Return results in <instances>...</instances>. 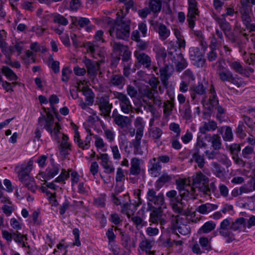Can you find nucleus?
Masks as SVG:
<instances>
[{
  "label": "nucleus",
  "instance_id": "nucleus-1",
  "mask_svg": "<svg viewBox=\"0 0 255 255\" xmlns=\"http://www.w3.org/2000/svg\"><path fill=\"white\" fill-rule=\"evenodd\" d=\"M108 24L110 25L109 33L113 38L126 40L130 35V21L122 18L117 21L109 18Z\"/></svg>",
  "mask_w": 255,
  "mask_h": 255
},
{
  "label": "nucleus",
  "instance_id": "nucleus-2",
  "mask_svg": "<svg viewBox=\"0 0 255 255\" xmlns=\"http://www.w3.org/2000/svg\"><path fill=\"white\" fill-rule=\"evenodd\" d=\"M208 182V177L199 172L193 177L192 187L199 192L210 195L216 191V187L214 182Z\"/></svg>",
  "mask_w": 255,
  "mask_h": 255
},
{
  "label": "nucleus",
  "instance_id": "nucleus-3",
  "mask_svg": "<svg viewBox=\"0 0 255 255\" xmlns=\"http://www.w3.org/2000/svg\"><path fill=\"white\" fill-rule=\"evenodd\" d=\"M166 196L174 212L178 214H183V208L185 206V204L182 201L180 195H177L176 190H171L166 192Z\"/></svg>",
  "mask_w": 255,
  "mask_h": 255
},
{
  "label": "nucleus",
  "instance_id": "nucleus-4",
  "mask_svg": "<svg viewBox=\"0 0 255 255\" xmlns=\"http://www.w3.org/2000/svg\"><path fill=\"white\" fill-rule=\"evenodd\" d=\"M218 75L219 79L222 82H229L238 88L244 87L246 85V83L242 78L238 75H233L232 72L228 69H224V71H220Z\"/></svg>",
  "mask_w": 255,
  "mask_h": 255
},
{
  "label": "nucleus",
  "instance_id": "nucleus-5",
  "mask_svg": "<svg viewBox=\"0 0 255 255\" xmlns=\"http://www.w3.org/2000/svg\"><path fill=\"white\" fill-rule=\"evenodd\" d=\"M207 87L201 82L193 86L190 90L191 98L195 102H198L201 99V103L204 105L207 101Z\"/></svg>",
  "mask_w": 255,
  "mask_h": 255
},
{
  "label": "nucleus",
  "instance_id": "nucleus-6",
  "mask_svg": "<svg viewBox=\"0 0 255 255\" xmlns=\"http://www.w3.org/2000/svg\"><path fill=\"white\" fill-rule=\"evenodd\" d=\"M188 2V12L187 14V21L188 23V26L193 29L195 25L196 15H198L199 11L197 7V2L196 0H187Z\"/></svg>",
  "mask_w": 255,
  "mask_h": 255
},
{
  "label": "nucleus",
  "instance_id": "nucleus-7",
  "mask_svg": "<svg viewBox=\"0 0 255 255\" xmlns=\"http://www.w3.org/2000/svg\"><path fill=\"white\" fill-rule=\"evenodd\" d=\"M172 49L173 51H168V54L171 56L172 61L175 64L176 71L180 72L187 67L188 62L180 52L173 54V52H177L176 48L174 47Z\"/></svg>",
  "mask_w": 255,
  "mask_h": 255
},
{
  "label": "nucleus",
  "instance_id": "nucleus-8",
  "mask_svg": "<svg viewBox=\"0 0 255 255\" xmlns=\"http://www.w3.org/2000/svg\"><path fill=\"white\" fill-rule=\"evenodd\" d=\"M33 161L30 159L27 163L22 164L20 166H16L15 171L18 174V179L20 182L31 178L29 174L32 170Z\"/></svg>",
  "mask_w": 255,
  "mask_h": 255
},
{
  "label": "nucleus",
  "instance_id": "nucleus-9",
  "mask_svg": "<svg viewBox=\"0 0 255 255\" xmlns=\"http://www.w3.org/2000/svg\"><path fill=\"white\" fill-rule=\"evenodd\" d=\"M96 102L102 115L105 117L110 116L113 105L110 103L109 97L106 95L99 96L97 97Z\"/></svg>",
  "mask_w": 255,
  "mask_h": 255
},
{
  "label": "nucleus",
  "instance_id": "nucleus-10",
  "mask_svg": "<svg viewBox=\"0 0 255 255\" xmlns=\"http://www.w3.org/2000/svg\"><path fill=\"white\" fill-rule=\"evenodd\" d=\"M147 200L159 206L158 208H166V204L164 202V196L162 193L160 192L158 194L153 189H148L146 194Z\"/></svg>",
  "mask_w": 255,
  "mask_h": 255
},
{
  "label": "nucleus",
  "instance_id": "nucleus-11",
  "mask_svg": "<svg viewBox=\"0 0 255 255\" xmlns=\"http://www.w3.org/2000/svg\"><path fill=\"white\" fill-rule=\"evenodd\" d=\"M115 98L119 99L121 110L123 113L128 114L132 111V106L128 98L124 93L116 92L115 94Z\"/></svg>",
  "mask_w": 255,
  "mask_h": 255
},
{
  "label": "nucleus",
  "instance_id": "nucleus-12",
  "mask_svg": "<svg viewBox=\"0 0 255 255\" xmlns=\"http://www.w3.org/2000/svg\"><path fill=\"white\" fill-rule=\"evenodd\" d=\"M46 115H41L39 117L36 127L43 130L45 128L47 131H50V126L54 123V118L53 115L49 111L46 112Z\"/></svg>",
  "mask_w": 255,
  "mask_h": 255
},
{
  "label": "nucleus",
  "instance_id": "nucleus-13",
  "mask_svg": "<svg viewBox=\"0 0 255 255\" xmlns=\"http://www.w3.org/2000/svg\"><path fill=\"white\" fill-rule=\"evenodd\" d=\"M150 24L154 30L158 33L159 38L161 40L164 41L169 36L170 29L164 24L156 20H152Z\"/></svg>",
  "mask_w": 255,
  "mask_h": 255
},
{
  "label": "nucleus",
  "instance_id": "nucleus-14",
  "mask_svg": "<svg viewBox=\"0 0 255 255\" xmlns=\"http://www.w3.org/2000/svg\"><path fill=\"white\" fill-rule=\"evenodd\" d=\"M50 164L46 169L45 172L42 173L44 174L43 177L45 180H50L57 175L60 171V165L55 163L54 159L51 157L50 158Z\"/></svg>",
  "mask_w": 255,
  "mask_h": 255
},
{
  "label": "nucleus",
  "instance_id": "nucleus-15",
  "mask_svg": "<svg viewBox=\"0 0 255 255\" xmlns=\"http://www.w3.org/2000/svg\"><path fill=\"white\" fill-rule=\"evenodd\" d=\"M134 55L137 60V64L142 66L145 68H150L151 65V60L150 57L146 54L135 50Z\"/></svg>",
  "mask_w": 255,
  "mask_h": 255
},
{
  "label": "nucleus",
  "instance_id": "nucleus-16",
  "mask_svg": "<svg viewBox=\"0 0 255 255\" xmlns=\"http://www.w3.org/2000/svg\"><path fill=\"white\" fill-rule=\"evenodd\" d=\"M227 62L230 68L235 72L248 78L250 77V73L246 68L243 67L242 63L239 60H230L228 61Z\"/></svg>",
  "mask_w": 255,
  "mask_h": 255
},
{
  "label": "nucleus",
  "instance_id": "nucleus-17",
  "mask_svg": "<svg viewBox=\"0 0 255 255\" xmlns=\"http://www.w3.org/2000/svg\"><path fill=\"white\" fill-rule=\"evenodd\" d=\"M204 139L211 144L213 149L220 150L222 147V140L218 134H207L204 136Z\"/></svg>",
  "mask_w": 255,
  "mask_h": 255
},
{
  "label": "nucleus",
  "instance_id": "nucleus-18",
  "mask_svg": "<svg viewBox=\"0 0 255 255\" xmlns=\"http://www.w3.org/2000/svg\"><path fill=\"white\" fill-rule=\"evenodd\" d=\"M148 172L152 177H157L160 173L162 166L156 157L149 160Z\"/></svg>",
  "mask_w": 255,
  "mask_h": 255
},
{
  "label": "nucleus",
  "instance_id": "nucleus-19",
  "mask_svg": "<svg viewBox=\"0 0 255 255\" xmlns=\"http://www.w3.org/2000/svg\"><path fill=\"white\" fill-rule=\"evenodd\" d=\"M84 63L87 69L88 74L90 76L95 77L100 69V65L98 62L86 58Z\"/></svg>",
  "mask_w": 255,
  "mask_h": 255
},
{
  "label": "nucleus",
  "instance_id": "nucleus-20",
  "mask_svg": "<svg viewBox=\"0 0 255 255\" xmlns=\"http://www.w3.org/2000/svg\"><path fill=\"white\" fill-rule=\"evenodd\" d=\"M69 178V173H67L65 169H63L60 174L55 179V180L51 182H46L44 184L47 187L54 190H57L59 186L54 184V182L60 183L65 181L67 178Z\"/></svg>",
  "mask_w": 255,
  "mask_h": 255
},
{
  "label": "nucleus",
  "instance_id": "nucleus-21",
  "mask_svg": "<svg viewBox=\"0 0 255 255\" xmlns=\"http://www.w3.org/2000/svg\"><path fill=\"white\" fill-rule=\"evenodd\" d=\"M208 92V99H207L206 103H209L212 107H215L219 104L218 98L216 93L214 85L212 84L210 85Z\"/></svg>",
  "mask_w": 255,
  "mask_h": 255
},
{
  "label": "nucleus",
  "instance_id": "nucleus-22",
  "mask_svg": "<svg viewBox=\"0 0 255 255\" xmlns=\"http://www.w3.org/2000/svg\"><path fill=\"white\" fill-rule=\"evenodd\" d=\"M84 47L94 58H97L98 56L100 57H103V54L99 52V47L96 43V41H93L87 42L85 44Z\"/></svg>",
  "mask_w": 255,
  "mask_h": 255
},
{
  "label": "nucleus",
  "instance_id": "nucleus-23",
  "mask_svg": "<svg viewBox=\"0 0 255 255\" xmlns=\"http://www.w3.org/2000/svg\"><path fill=\"white\" fill-rule=\"evenodd\" d=\"M156 53V58L157 59L159 66H165V59L167 57V53L164 48L160 46H156L153 48Z\"/></svg>",
  "mask_w": 255,
  "mask_h": 255
},
{
  "label": "nucleus",
  "instance_id": "nucleus-24",
  "mask_svg": "<svg viewBox=\"0 0 255 255\" xmlns=\"http://www.w3.org/2000/svg\"><path fill=\"white\" fill-rule=\"evenodd\" d=\"M197 191L192 187L190 186V188H187L182 189L180 191V196L181 200H188L190 199H194L196 198L197 193Z\"/></svg>",
  "mask_w": 255,
  "mask_h": 255
},
{
  "label": "nucleus",
  "instance_id": "nucleus-25",
  "mask_svg": "<svg viewBox=\"0 0 255 255\" xmlns=\"http://www.w3.org/2000/svg\"><path fill=\"white\" fill-rule=\"evenodd\" d=\"M191 161H194L196 162L198 166L200 168H202L205 165V158L203 154H201L200 151L198 149L192 150V159Z\"/></svg>",
  "mask_w": 255,
  "mask_h": 255
},
{
  "label": "nucleus",
  "instance_id": "nucleus-26",
  "mask_svg": "<svg viewBox=\"0 0 255 255\" xmlns=\"http://www.w3.org/2000/svg\"><path fill=\"white\" fill-rule=\"evenodd\" d=\"M62 4L66 9L72 11H77L82 5L81 0H64Z\"/></svg>",
  "mask_w": 255,
  "mask_h": 255
},
{
  "label": "nucleus",
  "instance_id": "nucleus-27",
  "mask_svg": "<svg viewBox=\"0 0 255 255\" xmlns=\"http://www.w3.org/2000/svg\"><path fill=\"white\" fill-rule=\"evenodd\" d=\"M217 128L216 122L213 120H210L208 122H204L199 128V132L201 134H206L208 131H214Z\"/></svg>",
  "mask_w": 255,
  "mask_h": 255
},
{
  "label": "nucleus",
  "instance_id": "nucleus-28",
  "mask_svg": "<svg viewBox=\"0 0 255 255\" xmlns=\"http://www.w3.org/2000/svg\"><path fill=\"white\" fill-rule=\"evenodd\" d=\"M129 174L134 176L138 175L141 172L140 160L138 158L133 157L131 159Z\"/></svg>",
  "mask_w": 255,
  "mask_h": 255
},
{
  "label": "nucleus",
  "instance_id": "nucleus-29",
  "mask_svg": "<svg viewBox=\"0 0 255 255\" xmlns=\"http://www.w3.org/2000/svg\"><path fill=\"white\" fill-rule=\"evenodd\" d=\"M159 72L160 73V78L161 81L164 87L167 88L168 85V79L171 76L170 74L168 72V65L166 64L160 68Z\"/></svg>",
  "mask_w": 255,
  "mask_h": 255
},
{
  "label": "nucleus",
  "instance_id": "nucleus-30",
  "mask_svg": "<svg viewBox=\"0 0 255 255\" xmlns=\"http://www.w3.org/2000/svg\"><path fill=\"white\" fill-rule=\"evenodd\" d=\"M174 176L173 174H168L166 172H163L162 175L158 178L155 182L156 187L157 188H161L165 183L170 182L174 179Z\"/></svg>",
  "mask_w": 255,
  "mask_h": 255
},
{
  "label": "nucleus",
  "instance_id": "nucleus-31",
  "mask_svg": "<svg viewBox=\"0 0 255 255\" xmlns=\"http://www.w3.org/2000/svg\"><path fill=\"white\" fill-rule=\"evenodd\" d=\"M143 130L141 129H136L135 139L132 140V144L135 154L139 153L140 149L141 139L143 136Z\"/></svg>",
  "mask_w": 255,
  "mask_h": 255
},
{
  "label": "nucleus",
  "instance_id": "nucleus-32",
  "mask_svg": "<svg viewBox=\"0 0 255 255\" xmlns=\"http://www.w3.org/2000/svg\"><path fill=\"white\" fill-rule=\"evenodd\" d=\"M145 95L152 101L154 105L157 106L158 108L161 107L162 102L160 97L158 95V92L153 91V93H152V92L150 91L148 93H145Z\"/></svg>",
  "mask_w": 255,
  "mask_h": 255
},
{
  "label": "nucleus",
  "instance_id": "nucleus-33",
  "mask_svg": "<svg viewBox=\"0 0 255 255\" xmlns=\"http://www.w3.org/2000/svg\"><path fill=\"white\" fill-rule=\"evenodd\" d=\"M113 121L116 125L122 128H127L130 123L129 118L123 115L117 116Z\"/></svg>",
  "mask_w": 255,
  "mask_h": 255
},
{
  "label": "nucleus",
  "instance_id": "nucleus-34",
  "mask_svg": "<svg viewBox=\"0 0 255 255\" xmlns=\"http://www.w3.org/2000/svg\"><path fill=\"white\" fill-rule=\"evenodd\" d=\"M162 208H154L150 213L149 222L153 224L158 223L162 216Z\"/></svg>",
  "mask_w": 255,
  "mask_h": 255
},
{
  "label": "nucleus",
  "instance_id": "nucleus-35",
  "mask_svg": "<svg viewBox=\"0 0 255 255\" xmlns=\"http://www.w3.org/2000/svg\"><path fill=\"white\" fill-rule=\"evenodd\" d=\"M218 208V206L215 204L206 203L200 205L197 211L202 214H206L210 212L215 210Z\"/></svg>",
  "mask_w": 255,
  "mask_h": 255
},
{
  "label": "nucleus",
  "instance_id": "nucleus-36",
  "mask_svg": "<svg viewBox=\"0 0 255 255\" xmlns=\"http://www.w3.org/2000/svg\"><path fill=\"white\" fill-rule=\"evenodd\" d=\"M246 227V219L243 217L237 218L231 226V229L234 231L240 232Z\"/></svg>",
  "mask_w": 255,
  "mask_h": 255
},
{
  "label": "nucleus",
  "instance_id": "nucleus-37",
  "mask_svg": "<svg viewBox=\"0 0 255 255\" xmlns=\"http://www.w3.org/2000/svg\"><path fill=\"white\" fill-rule=\"evenodd\" d=\"M1 73L9 81H16L18 77L16 74L8 67L3 66Z\"/></svg>",
  "mask_w": 255,
  "mask_h": 255
},
{
  "label": "nucleus",
  "instance_id": "nucleus-38",
  "mask_svg": "<svg viewBox=\"0 0 255 255\" xmlns=\"http://www.w3.org/2000/svg\"><path fill=\"white\" fill-rule=\"evenodd\" d=\"M216 227V224L212 221H208L199 229V234H207L213 231Z\"/></svg>",
  "mask_w": 255,
  "mask_h": 255
},
{
  "label": "nucleus",
  "instance_id": "nucleus-39",
  "mask_svg": "<svg viewBox=\"0 0 255 255\" xmlns=\"http://www.w3.org/2000/svg\"><path fill=\"white\" fill-rule=\"evenodd\" d=\"M161 0H150L148 4V8L153 13L159 12L161 9Z\"/></svg>",
  "mask_w": 255,
  "mask_h": 255
},
{
  "label": "nucleus",
  "instance_id": "nucleus-40",
  "mask_svg": "<svg viewBox=\"0 0 255 255\" xmlns=\"http://www.w3.org/2000/svg\"><path fill=\"white\" fill-rule=\"evenodd\" d=\"M218 230L221 236L227 238V243H230L235 240L234 234L228 229H219Z\"/></svg>",
  "mask_w": 255,
  "mask_h": 255
},
{
  "label": "nucleus",
  "instance_id": "nucleus-41",
  "mask_svg": "<svg viewBox=\"0 0 255 255\" xmlns=\"http://www.w3.org/2000/svg\"><path fill=\"white\" fill-rule=\"evenodd\" d=\"M111 83L114 86L122 87L124 85L125 79L120 75H113L111 77Z\"/></svg>",
  "mask_w": 255,
  "mask_h": 255
},
{
  "label": "nucleus",
  "instance_id": "nucleus-42",
  "mask_svg": "<svg viewBox=\"0 0 255 255\" xmlns=\"http://www.w3.org/2000/svg\"><path fill=\"white\" fill-rule=\"evenodd\" d=\"M71 150V144L69 142H62L60 145L59 151L61 156L64 158L70 154Z\"/></svg>",
  "mask_w": 255,
  "mask_h": 255
},
{
  "label": "nucleus",
  "instance_id": "nucleus-43",
  "mask_svg": "<svg viewBox=\"0 0 255 255\" xmlns=\"http://www.w3.org/2000/svg\"><path fill=\"white\" fill-rule=\"evenodd\" d=\"M212 165L214 167V174L216 176L220 178H223L226 173L225 168L217 162H213Z\"/></svg>",
  "mask_w": 255,
  "mask_h": 255
},
{
  "label": "nucleus",
  "instance_id": "nucleus-44",
  "mask_svg": "<svg viewBox=\"0 0 255 255\" xmlns=\"http://www.w3.org/2000/svg\"><path fill=\"white\" fill-rule=\"evenodd\" d=\"M216 20L217 21L220 27L222 29L225 34H226V32L230 31L231 29L230 24L226 20L225 17H218Z\"/></svg>",
  "mask_w": 255,
  "mask_h": 255
},
{
  "label": "nucleus",
  "instance_id": "nucleus-45",
  "mask_svg": "<svg viewBox=\"0 0 255 255\" xmlns=\"http://www.w3.org/2000/svg\"><path fill=\"white\" fill-rule=\"evenodd\" d=\"M154 244V241L153 240L145 239L139 245L140 249L142 251H149Z\"/></svg>",
  "mask_w": 255,
  "mask_h": 255
},
{
  "label": "nucleus",
  "instance_id": "nucleus-46",
  "mask_svg": "<svg viewBox=\"0 0 255 255\" xmlns=\"http://www.w3.org/2000/svg\"><path fill=\"white\" fill-rule=\"evenodd\" d=\"M181 79L186 82L191 83L195 80V76L193 71L191 69H188L183 73Z\"/></svg>",
  "mask_w": 255,
  "mask_h": 255
},
{
  "label": "nucleus",
  "instance_id": "nucleus-47",
  "mask_svg": "<svg viewBox=\"0 0 255 255\" xmlns=\"http://www.w3.org/2000/svg\"><path fill=\"white\" fill-rule=\"evenodd\" d=\"M53 20L54 23L62 26H66L69 23L68 20L66 17L59 13H55L53 15Z\"/></svg>",
  "mask_w": 255,
  "mask_h": 255
},
{
  "label": "nucleus",
  "instance_id": "nucleus-48",
  "mask_svg": "<svg viewBox=\"0 0 255 255\" xmlns=\"http://www.w3.org/2000/svg\"><path fill=\"white\" fill-rule=\"evenodd\" d=\"M189 58L191 61L196 59L198 57L203 55L199 48L197 47H191L189 50Z\"/></svg>",
  "mask_w": 255,
  "mask_h": 255
},
{
  "label": "nucleus",
  "instance_id": "nucleus-49",
  "mask_svg": "<svg viewBox=\"0 0 255 255\" xmlns=\"http://www.w3.org/2000/svg\"><path fill=\"white\" fill-rule=\"evenodd\" d=\"M83 95L85 96V102L88 105H93L94 102L95 94L92 90L88 89V90L83 92Z\"/></svg>",
  "mask_w": 255,
  "mask_h": 255
},
{
  "label": "nucleus",
  "instance_id": "nucleus-50",
  "mask_svg": "<svg viewBox=\"0 0 255 255\" xmlns=\"http://www.w3.org/2000/svg\"><path fill=\"white\" fill-rule=\"evenodd\" d=\"M162 134V130L157 127H153L151 128L149 132V136L154 139H159Z\"/></svg>",
  "mask_w": 255,
  "mask_h": 255
},
{
  "label": "nucleus",
  "instance_id": "nucleus-51",
  "mask_svg": "<svg viewBox=\"0 0 255 255\" xmlns=\"http://www.w3.org/2000/svg\"><path fill=\"white\" fill-rule=\"evenodd\" d=\"M254 153V147L253 146H246L242 151V156L246 159H251Z\"/></svg>",
  "mask_w": 255,
  "mask_h": 255
},
{
  "label": "nucleus",
  "instance_id": "nucleus-52",
  "mask_svg": "<svg viewBox=\"0 0 255 255\" xmlns=\"http://www.w3.org/2000/svg\"><path fill=\"white\" fill-rule=\"evenodd\" d=\"M27 189L32 192L34 193L37 189L36 186L33 178H30L25 181L21 182Z\"/></svg>",
  "mask_w": 255,
  "mask_h": 255
},
{
  "label": "nucleus",
  "instance_id": "nucleus-53",
  "mask_svg": "<svg viewBox=\"0 0 255 255\" xmlns=\"http://www.w3.org/2000/svg\"><path fill=\"white\" fill-rule=\"evenodd\" d=\"M159 84V81H158V79L157 78L152 77L149 80V84L151 87V88L147 89L144 91V93H148L150 91L152 92V93H153V91L158 92L157 91V88Z\"/></svg>",
  "mask_w": 255,
  "mask_h": 255
},
{
  "label": "nucleus",
  "instance_id": "nucleus-54",
  "mask_svg": "<svg viewBox=\"0 0 255 255\" xmlns=\"http://www.w3.org/2000/svg\"><path fill=\"white\" fill-rule=\"evenodd\" d=\"M94 201L95 205L104 208L106 206V195L105 194H100L94 198Z\"/></svg>",
  "mask_w": 255,
  "mask_h": 255
},
{
  "label": "nucleus",
  "instance_id": "nucleus-55",
  "mask_svg": "<svg viewBox=\"0 0 255 255\" xmlns=\"http://www.w3.org/2000/svg\"><path fill=\"white\" fill-rule=\"evenodd\" d=\"M77 21L78 22V25L81 27H84L87 25H88L91 22L89 19L86 17H80L78 20L76 17L72 18V23L73 24L76 25V22Z\"/></svg>",
  "mask_w": 255,
  "mask_h": 255
},
{
  "label": "nucleus",
  "instance_id": "nucleus-56",
  "mask_svg": "<svg viewBox=\"0 0 255 255\" xmlns=\"http://www.w3.org/2000/svg\"><path fill=\"white\" fill-rule=\"evenodd\" d=\"M223 139L225 141H232L233 140V133L232 128L228 126L225 129L224 134L222 135Z\"/></svg>",
  "mask_w": 255,
  "mask_h": 255
},
{
  "label": "nucleus",
  "instance_id": "nucleus-57",
  "mask_svg": "<svg viewBox=\"0 0 255 255\" xmlns=\"http://www.w3.org/2000/svg\"><path fill=\"white\" fill-rule=\"evenodd\" d=\"M217 159L225 165L227 168L231 166L232 165V162L230 159L227 157V156L223 153H220Z\"/></svg>",
  "mask_w": 255,
  "mask_h": 255
},
{
  "label": "nucleus",
  "instance_id": "nucleus-58",
  "mask_svg": "<svg viewBox=\"0 0 255 255\" xmlns=\"http://www.w3.org/2000/svg\"><path fill=\"white\" fill-rule=\"evenodd\" d=\"M224 44L223 42L218 39L215 35L213 34L212 37L211 39V42L209 45V48L210 49H217L219 46Z\"/></svg>",
  "mask_w": 255,
  "mask_h": 255
},
{
  "label": "nucleus",
  "instance_id": "nucleus-59",
  "mask_svg": "<svg viewBox=\"0 0 255 255\" xmlns=\"http://www.w3.org/2000/svg\"><path fill=\"white\" fill-rule=\"evenodd\" d=\"M192 61L193 62V64L198 68L203 67L206 63V60L204 58V55L196 58V59L193 60Z\"/></svg>",
  "mask_w": 255,
  "mask_h": 255
},
{
  "label": "nucleus",
  "instance_id": "nucleus-60",
  "mask_svg": "<svg viewBox=\"0 0 255 255\" xmlns=\"http://www.w3.org/2000/svg\"><path fill=\"white\" fill-rule=\"evenodd\" d=\"M199 243L204 249L208 251L212 250L209 240L207 237H201L199 239Z\"/></svg>",
  "mask_w": 255,
  "mask_h": 255
},
{
  "label": "nucleus",
  "instance_id": "nucleus-61",
  "mask_svg": "<svg viewBox=\"0 0 255 255\" xmlns=\"http://www.w3.org/2000/svg\"><path fill=\"white\" fill-rule=\"evenodd\" d=\"M72 73V71L68 67H64L62 69L61 80L63 82L67 83L69 81L70 75Z\"/></svg>",
  "mask_w": 255,
  "mask_h": 255
},
{
  "label": "nucleus",
  "instance_id": "nucleus-62",
  "mask_svg": "<svg viewBox=\"0 0 255 255\" xmlns=\"http://www.w3.org/2000/svg\"><path fill=\"white\" fill-rule=\"evenodd\" d=\"M219 150L213 149L212 150H206L205 153L208 159H217L220 152Z\"/></svg>",
  "mask_w": 255,
  "mask_h": 255
},
{
  "label": "nucleus",
  "instance_id": "nucleus-63",
  "mask_svg": "<svg viewBox=\"0 0 255 255\" xmlns=\"http://www.w3.org/2000/svg\"><path fill=\"white\" fill-rule=\"evenodd\" d=\"M178 232L182 235H187L190 233V228L189 225L182 224L178 227Z\"/></svg>",
  "mask_w": 255,
  "mask_h": 255
},
{
  "label": "nucleus",
  "instance_id": "nucleus-64",
  "mask_svg": "<svg viewBox=\"0 0 255 255\" xmlns=\"http://www.w3.org/2000/svg\"><path fill=\"white\" fill-rule=\"evenodd\" d=\"M229 149L233 156H237L241 151V146L239 144L233 143L230 146Z\"/></svg>",
  "mask_w": 255,
  "mask_h": 255
}]
</instances>
